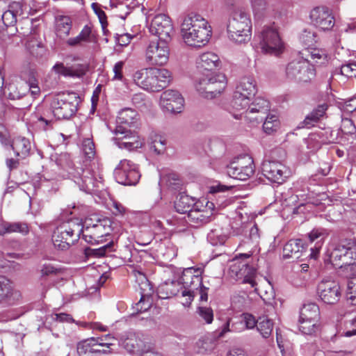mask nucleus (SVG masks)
<instances>
[{
    "label": "nucleus",
    "mask_w": 356,
    "mask_h": 356,
    "mask_svg": "<svg viewBox=\"0 0 356 356\" xmlns=\"http://www.w3.org/2000/svg\"><path fill=\"white\" fill-rule=\"evenodd\" d=\"M258 321L250 314H243L241 318L233 323V330L235 332H242L244 329H252L257 326Z\"/></svg>",
    "instance_id": "nucleus-35"
},
{
    "label": "nucleus",
    "mask_w": 356,
    "mask_h": 356,
    "mask_svg": "<svg viewBox=\"0 0 356 356\" xmlns=\"http://www.w3.org/2000/svg\"><path fill=\"white\" fill-rule=\"evenodd\" d=\"M83 225L76 221H69L58 227L52 235L54 247L60 250L69 249L80 237Z\"/></svg>",
    "instance_id": "nucleus-7"
},
{
    "label": "nucleus",
    "mask_w": 356,
    "mask_h": 356,
    "mask_svg": "<svg viewBox=\"0 0 356 356\" xmlns=\"http://www.w3.org/2000/svg\"><path fill=\"white\" fill-rule=\"evenodd\" d=\"M166 141L160 136H155L150 145V149L156 154L163 153L165 149Z\"/></svg>",
    "instance_id": "nucleus-55"
},
{
    "label": "nucleus",
    "mask_w": 356,
    "mask_h": 356,
    "mask_svg": "<svg viewBox=\"0 0 356 356\" xmlns=\"http://www.w3.org/2000/svg\"><path fill=\"white\" fill-rule=\"evenodd\" d=\"M300 319L319 321L320 310L318 306L315 303L304 305L300 312Z\"/></svg>",
    "instance_id": "nucleus-40"
},
{
    "label": "nucleus",
    "mask_w": 356,
    "mask_h": 356,
    "mask_svg": "<svg viewBox=\"0 0 356 356\" xmlns=\"http://www.w3.org/2000/svg\"><path fill=\"white\" fill-rule=\"evenodd\" d=\"M184 105V99L177 90H167L161 95L160 106L164 111L179 113L182 111Z\"/></svg>",
    "instance_id": "nucleus-18"
},
{
    "label": "nucleus",
    "mask_w": 356,
    "mask_h": 356,
    "mask_svg": "<svg viewBox=\"0 0 356 356\" xmlns=\"http://www.w3.org/2000/svg\"><path fill=\"white\" fill-rule=\"evenodd\" d=\"M72 29V20L67 16H59L56 19V34L60 38L69 35Z\"/></svg>",
    "instance_id": "nucleus-41"
},
{
    "label": "nucleus",
    "mask_w": 356,
    "mask_h": 356,
    "mask_svg": "<svg viewBox=\"0 0 356 356\" xmlns=\"http://www.w3.org/2000/svg\"><path fill=\"white\" fill-rule=\"evenodd\" d=\"M207 240L212 245H222L227 240V235L221 227H217L208 233Z\"/></svg>",
    "instance_id": "nucleus-45"
},
{
    "label": "nucleus",
    "mask_w": 356,
    "mask_h": 356,
    "mask_svg": "<svg viewBox=\"0 0 356 356\" xmlns=\"http://www.w3.org/2000/svg\"><path fill=\"white\" fill-rule=\"evenodd\" d=\"M311 23L322 31H329L334 26V18L331 11L325 7H316L310 12Z\"/></svg>",
    "instance_id": "nucleus-19"
},
{
    "label": "nucleus",
    "mask_w": 356,
    "mask_h": 356,
    "mask_svg": "<svg viewBox=\"0 0 356 356\" xmlns=\"http://www.w3.org/2000/svg\"><path fill=\"white\" fill-rule=\"evenodd\" d=\"M115 225L108 218H99L94 215L85 221V229L83 228L82 236L88 243H99L104 236H108L114 229Z\"/></svg>",
    "instance_id": "nucleus-6"
},
{
    "label": "nucleus",
    "mask_w": 356,
    "mask_h": 356,
    "mask_svg": "<svg viewBox=\"0 0 356 356\" xmlns=\"http://www.w3.org/2000/svg\"><path fill=\"white\" fill-rule=\"evenodd\" d=\"M199 316L204 320V321L209 324L211 323L213 319V311L209 307H199L197 309Z\"/></svg>",
    "instance_id": "nucleus-57"
},
{
    "label": "nucleus",
    "mask_w": 356,
    "mask_h": 356,
    "mask_svg": "<svg viewBox=\"0 0 356 356\" xmlns=\"http://www.w3.org/2000/svg\"><path fill=\"white\" fill-rule=\"evenodd\" d=\"M255 167L252 158L248 154L234 158L227 166V175L234 179L245 181L254 173Z\"/></svg>",
    "instance_id": "nucleus-13"
},
{
    "label": "nucleus",
    "mask_w": 356,
    "mask_h": 356,
    "mask_svg": "<svg viewBox=\"0 0 356 356\" xmlns=\"http://www.w3.org/2000/svg\"><path fill=\"white\" fill-rule=\"evenodd\" d=\"M330 260L334 266L351 270L356 266V243L353 241H346L337 245L330 254Z\"/></svg>",
    "instance_id": "nucleus-9"
},
{
    "label": "nucleus",
    "mask_w": 356,
    "mask_h": 356,
    "mask_svg": "<svg viewBox=\"0 0 356 356\" xmlns=\"http://www.w3.org/2000/svg\"><path fill=\"white\" fill-rule=\"evenodd\" d=\"M149 92H159L167 87L171 81V73L164 68H149Z\"/></svg>",
    "instance_id": "nucleus-25"
},
{
    "label": "nucleus",
    "mask_w": 356,
    "mask_h": 356,
    "mask_svg": "<svg viewBox=\"0 0 356 356\" xmlns=\"http://www.w3.org/2000/svg\"><path fill=\"white\" fill-rule=\"evenodd\" d=\"M114 251V243L109 241L107 244L98 248H86L84 250L86 257H102L108 252Z\"/></svg>",
    "instance_id": "nucleus-43"
},
{
    "label": "nucleus",
    "mask_w": 356,
    "mask_h": 356,
    "mask_svg": "<svg viewBox=\"0 0 356 356\" xmlns=\"http://www.w3.org/2000/svg\"><path fill=\"white\" fill-rule=\"evenodd\" d=\"M259 48L266 54L277 56L283 51V43L277 29L264 26L258 35Z\"/></svg>",
    "instance_id": "nucleus-12"
},
{
    "label": "nucleus",
    "mask_w": 356,
    "mask_h": 356,
    "mask_svg": "<svg viewBox=\"0 0 356 356\" xmlns=\"http://www.w3.org/2000/svg\"><path fill=\"white\" fill-rule=\"evenodd\" d=\"M19 296V293L14 290L10 280L0 276V304H13Z\"/></svg>",
    "instance_id": "nucleus-27"
},
{
    "label": "nucleus",
    "mask_w": 356,
    "mask_h": 356,
    "mask_svg": "<svg viewBox=\"0 0 356 356\" xmlns=\"http://www.w3.org/2000/svg\"><path fill=\"white\" fill-rule=\"evenodd\" d=\"M95 339L84 340L77 345V353L80 356H92L95 352H99L98 344L95 343Z\"/></svg>",
    "instance_id": "nucleus-38"
},
{
    "label": "nucleus",
    "mask_w": 356,
    "mask_h": 356,
    "mask_svg": "<svg viewBox=\"0 0 356 356\" xmlns=\"http://www.w3.org/2000/svg\"><path fill=\"white\" fill-rule=\"evenodd\" d=\"M22 14V6L19 2H12L8 8L2 15V20L5 26H12L17 22V17Z\"/></svg>",
    "instance_id": "nucleus-30"
},
{
    "label": "nucleus",
    "mask_w": 356,
    "mask_h": 356,
    "mask_svg": "<svg viewBox=\"0 0 356 356\" xmlns=\"http://www.w3.org/2000/svg\"><path fill=\"white\" fill-rule=\"evenodd\" d=\"M299 54L301 58L308 62L309 64L312 60L318 63L321 60H326L327 58L325 51L316 48H305L300 51Z\"/></svg>",
    "instance_id": "nucleus-34"
},
{
    "label": "nucleus",
    "mask_w": 356,
    "mask_h": 356,
    "mask_svg": "<svg viewBox=\"0 0 356 356\" xmlns=\"http://www.w3.org/2000/svg\"><path fill=\"white\" fill-rule=\"evenodd\" d=\"M252 8L256 17L260 18L266 15L268 6L266 0H252Z\"/></svg>",
    "instance_id": "nucleus-52"
},
{
    "label": "nucleus",
    "mask_w": 356,
    "mask_h": 356,
    "mask_svg": "<svg viewBox=\"0 0 356 356\" xmlns=\"http://www.w3.org/2000/svg\"><path fill=\"white\" fill-rule=\"evenodd\" d=\"M82 151L88 159H92L95 156V147L92 138H87L83 140Z\"/></svg>",
    "instance_id": "nucleus-54"
},
{
    "label": "nucleus",
    "mask_w": 356,
    "mask_h": 356,
    "mask_svg": "<svg viewBox=\"0 0 356 356\" xmlns=\"http://www.w3.org/2000/svg\"><path fill=\"white\" fill-rule=\"evenodd\" d=\"M262 173L269 181L282 184L287 177V168L277 161H265L262 163Z\"/></svg>",
    "instance_id": "nucleus-23"
},
{
    "label": "nucleus",
    "mask_w": 356,
    "mask_h": 356,
    "mask_svg": "<svg viewBox=\"0 0 356 356\" xmlns=\"http://www.w3.org/2000/svg\"><path fill=\"white\" fill-rule=\"evenodd\" d=\"M115 143L120 149L132 150L142 146L138 136L123 126H118L115 130Z\"/></svg>",
    "instance_id": "nucleus-20"
},
{
    "label": "nucleus",
    "mask_w": 356,
    "mask_h": 356,
    "mask_svg": "<svg viewBox=\"0 0 356 356\" xmlns=\"http://www.w3.org/2000/svg\"><path fill=\"white\" fill-rule=\"evenodd\" d=\"M252 98L234 91L231 101L232 109L240 111V114H234V117L239 119L243 115L244 118L252 123H259L264 118L265 115L270 111V103L263 98H256L250 104Z\"/></svg>",
    "instance_id": "nucleus-1"
},
{
    "label": "nucleus",
    "mask_w": 356,
    "mask_h": 356,
    "mask_svg": "<svg viewBox=\"0 0 356 356\" xmlns=\"http://www.w3.org/2000/svg\"><path fill=\"white\" fill-rule=\"evenodd\" d=\"M252 254L244 253L239 254L232 261L229 268L231 277L237 280H241L243 283H248L252 287H254L256 282L254 280L256 270L250 266L247 261Z\"/></svg>",
    "instance_id": "nucleus-10"
},
{
    "label": "nucleus",
    "mask_w": 356,
    "mask_h": 356,
    "mask_svg": "<svg viewBox=\"0 0 356 356\" xmlns=\"http://www.w3.org/2000/svg\"><path fill=\"white\" fill-rule=\"evenodd\" d=\"M114 177L120 184L131 186L138 182L140 174L136 164L130 160L123 159L115 168Z\"/></svg>",
    "instance_id": "nucleus-14"
},
{
    "label": "nucleus",
    "mask_w": 356,
    "mask_h": 356,
    "mask_svg": "<svg viewBox=\"0 0 356 356\" xmlns=\"http://www.w3.org/2000/svg\"><path fill=\"white\" fill-rule=\"evenodd\" d=\"M0 143L5 147L9 146L10 143L9 132L2 124H0Z\"/></svg>",
    "instance_id": "nucleus-61"
},
{
    "label": "nucleus",
    "mask_w": 356,
    "mask_h": 356,
    "mask_svg": "<svg viewBox=\"0 0 356 356\" xmlns=\"http://www.w3.org/2000/svg\"><path fill=\"white\" fill-rule=\"evenodd\" d=\"M53 70L57 74L65 76L81 78L86 74L88 68V65L85 64H76L70 67H65L63 63H58L54 65Z\"/></svg>",
    "instance_id": "nucleus-26"
},
{
    "label": "nucleus",
    "mask_w": 356,
    "mask_h": 356,
    "mask_svg": "<svg viewBox=\"0 0 356 356\" xmlns=\"http://www.w3.org/2000/svg\"><path fill=\"white\" fill-rule=\"evenodd\" d=\"M328 234H329V233L327 229H323V228H316V229H314L309 234V238L311 242H313L319 238H321V240H322L325 237L327 236Z\"/></svg>",
    "instance_id": "nucleus-59"
},
{
    "label": "nucleus",
    "mask_w": 356,
    "mask_h": 356,
    "mask_svg": "<svg viewBox=\"0 0 356 356\" xmlns=\"http://www.w3.org/2000/svg\"><path fill=\"white\" fill-rule=\"evenodd\" d=\"M227 85L222 74H208L199 77L195 83L196 90L204 97L213 99L220 95Z\"/></svg>",
    "instance_id": "nucleus-8"
},
{
    "label": "nucleus",
    "mask_w": 356,
    "mask_h": 356,
    "mask_svg": "<svg viewBox=\"0 0 356 356\" xmlns=\"http://www.w3.org/2000/svg\"><path fill=\"white\" fill-rule=\"evenodd\" d=\"M356 127L353 120L349 118H342L341 130L345 134H353L355 133Z\"/></svg>",
    "instance_id": "nucleus-56"
},
{
    "label": "nucleus",
    "mask_w": 356,
    "mask_h": 356,
    "mask_svg": "<svg viewBox=\"0 0 356 356\" xmlns=\"http://www.w3.org/2000/svg\"><path fill=\"white\" fill-rule=\"evenodd\" d=\"M280 122L277 115L269 113L265 118L263 129L267 134H271L279 128Z\"/></svg>",
    "instance_id": "nucleus-49"
},
{
    "label": "nucleus",
    "mask_w": 356,
    "mask_h": 356,
    "mask_svg": "<svg viewBox=\"0 0 356 356\" xmlns=\"http://www.w3.org/2000/svg\"><path fill=\"white\" fill-rule=\"evenodd\" d=\"M338 334L345 337L356 335V318L346 321L343 326L339 329Z\"/></svg>",
    "instance_id": "nucleus-50"
},
{
    "label": "nucleus",
    "mask_w": 356,
    "mask_h": 356,
    "mask_svg": "<svg viewBox=\"0 0 356 356\" xmlns=\"http://www.w3.org/2000/svg\"><path fill=\"white\" fill-rule=\"evenodd\" d=\"M235 91L252 98L257 92L254 79L250 76L242 78L236 86Z\"/></svg>",
    "instance_id": "nucleus-33"
},
{
    "label": "nucleus",
    "mask_w": 356,
    "mask_h": 356,
    "mask_svg": "<svg viewBox=\"0 0 356 356\" xmlns=\"http://www.w3.org/2000/svg\"><path fill=\"white\" fill-rule=\"evenodd\" d=\"M92 29L89 25H86L78 35L83 42H89L91 41Z\"/></svg>",
    "instance_id": "nucleus-62"
},
{
    "label": "nucleus",
    "mask_w": 356,
    "mask_h": 356,
    "mask_svg": "<svg viewBox=\"0 0 356 356\" xmlns=\"http://www.w3.org/2000/svg\"><path fill=\"white\" fill-rule=\"evenodd\" d=\"M197 204L194 200L186 195H179L175 202V209L179 213H188L193 209V207Z\"/></svg>",
    "instance_id": "nucleus-36"
},
{
    "label": "nucleus",
    "mask_w": 356,
    "mask_h": 356,
    "mask_svg": "<svg viewBox=\"0 0 356 356\" xmlns=\"http://www.w3.org/2000/svg\"><path fill=\"white\" fill-rule=\"evenodd\" d=\"M217 346V339L213 335H207L200 339L197 346L200 353L211 352Z\"/></svg>",
    "instance_id": "nucleus-46"
},
{
    "label": "nucleus",
    "mask_w": 356,
    "mask_h": 356,
    "mask_svg": "<svg viewBox=\"0 0 356 356\" xmlns=\"http://www.w3.org/2000/svg\"><path fill=\"white\" fill-rule=\"evenodd\" d=\"M78 102V97L74 93L56 96L51 103L53 115L58 120L70 118L77 111Z\"/></svg>",
    "instance_id": "nucleus-11"
},
{
    "label": "nucleus",
    "mask_w": 356,
    "mask_h": 356,
    "mask_svg": "<svg viewBox=\"0 0 356 356\" xmlns=\"http://www.w3.org/2000/svg\"><path fill=\"white\" fill-rule=\"evenodd\" d=\"M319 329L318 321H312L310 319L299 320V330L305 334H315Z\"/></svg>",
    "instance_id": "nucleus-47"
},
{
    "label": "nucleus",
    "mask_w": 356,
    "mask_h": 356,
    "mask_svg": "<svg viewBox=\"0 0 356 356\" xmlns=\"http://www.w3.org/2000/svg\"><path fill=\"white\" fill-rule=\"evenodd\" d=\"M19 232L26 234L29 232V228L26 223L2 222L0 224V235Z\"/></svg>",
    "instance_id": "nucleus-37"
},
{
    "label": "nucleus",
    "mask_w": 356,
    "mask_h": 356,
    "mask_svg": "<svg viewBox=\"0 0 356 356\" xmlns=\"http://www.w3.org/2000/svg\"><path fill=\"white\" fill-rule=\"evenodd\" d=\"M318 294L326 304H334L339 300L341 292L339 284L332 280H323L318 285Z\"/></svg>",
    "instance_id": "nucleus-24"
},
{
    "label": "nucleus",
    "mask_w": 356,
    "mask_h": 356,
    "mask_svg": "<svg viewBox=\"0 0 356 356\" xmlns=\"http://www.w3.org/2000/svg\"><path fill=\"white\" fill-rule=\"evenodd\" d=\"M219 64L218 56L211 51L200 54L196 60L197 67L200 70L212 71L218 67Z\"/></svg>",
    "instance_id": "nucleus-28"
},
{
    "label": "nucleus",
    "mask_w": 356,
    "mask_h": 356,
    "mask_svg": "<svg viewBox=\"0 0 356 356\" xmlns=\"http://www.w3.org/2000/svg\"><path fill=\"white\" fill-rule=\"evenodd\" d=\"M9 146L14 151L15 156L22 159H24L29 155L31 148L30 141L27 138L21 136L15 138L10 142Z\"/></svg>",
    "instance_id": "nucleus-31"
},
{
    "label": "nucleus",
    "mask_w": 356,
    "mask_h": 356,
    "mask_svg": "<svg viewBox=\"0 0 356 356\" xmlns=\"http://www.w3.org/2000/svg\"><path fill=\"white\" fill-rule=\"evenodd\" d=\"M149 68H145L136 71L133 74L134 83L145 90L149 91Z\"/></svg>",
    "instance_id": "nucleus-42"
},
{
    "label": "nucleus",
    "mask_w": 356,
    "mask_h": 356,
    "mask_svg": "<svg viewBox=\"0 0 356 356\" xmlns=\"http://www.w3.org/2000/svg\"><path fill=\"white\" fill-rule=\"evenodd\" d=\"M341 73L347 77H356V63H348L341 67Z\"/></svg>",
    "instance_id": "nucleus-58"
},
{
    "label": "nucleus",
    "mask_w": 356,
    "mask_h": 356,
    "mask_svg": "<svg viewBox=\"0 0 356 356\" xmlns=\"http://www.w3.org/2000/svg\"><path fill=\"white\" fill-rule=\"evenodd\" d=\"M169 42L159 40L149 42L145 53L147 61L152 65L166 64L170 56Z\"/></svg>",
    "instance_id": "nucleus-16"
},
{
    "label": "nucleus",
    "mask_w": 356,
    "mask_h": 356,
    "mask_svg": "<svg viewBox=\"0 0 356 356\" xmlns=\"http://www.w3.org/2000/svg\"><path fill=\"white\" fill-rule=\"evenodd\" d=\"M139 356H162L161 353L150 346H144Z\"/></svg>",
    "instance_id": "nucleus-64"
},
{
    "label": "nucleus",
    "mask_w": 356,
    "mask_h": 356,
    "mask_svg": "<svg viewBox=\"0 0 356 356\" xmlns=\"http://www.w3.org/2000/svg\"><path fill=\"white\" fill-rule=\"evenodd\" d=\"M149 32L159 38V40L170 41L174 28L170 18L165 14H158L151 21Z\"/></svg>",
    "instance_id": "nucleus-17"
},
{
    "label": "nucleus",
    "mask_w": 356,
    "mask_h": 356,
    "mask_svg": "<svg viewBox=\"0 0 356 356\" xmlns=\"http://www.w3.org/2000/svg\"><path fill=\"white\" fill-rule=\"evenodd\" d=\"M181 34L184 42L193 47L206 45L211 37V27L199 15L186 17L181 24Z\"/></svg>",
    "instance_id": "nucleus-2"
},
{
    "label": "nucleus",
    "mask_w": 356,
    "mask_h": 356,
    "mask_svg": "<svg viewBox=\"0 0 356 356\" xmlns=\"http://www.w3.org/2000/svg\"><path fill=\"white\" fill-rule=\"evenodd\" d=\"M211 206L213 203L209 202L205 206L197 203L187 214L188 221L194 227H200L209 222L213 216Z\"/></svg>",
    "instance_id": "nucleus-22"
},
{
    "label": "nucleus",
    "mask_w": 356,
    "mask_h": 356,
    "mask_svg": "<svg viewBox=\"0 0 356 356\" xmlns=\"http://www.w3.org/2000/svg\"><path fill=\"white\" fill-rule=\"evenodd\" d=\"M229 39L236 43H247L251 39L252 22L243 9L234 10L227 24Z\"/></svg>",
    "instance_id": "nucleus-4"
},
{
    "label": "nucleus",
    "mask_w": 356,
    "mask_h": 356,
    "mask_svg": "<svg viewBox=\"0 0 356 356\" xmlns=\"http://www.w3.org/2000/svg\"><path fill=\"white\" fill-rule=\"evenodd\" d=\"M136 281L138 282V286L140 289V299L136 303V307L138 312L142 313L147 311L152 306V299L151 297L152 286L145 277V275L140 273H135Z\"/></svg>",
    "instance_id": "nucleus-21"
},
{
    "label": "nucleus",
    "mask_w": 356,
    "mask_h": 356,
    "mask_svg": "<svg viewBox=\"0 0 356 356\" xmlns=\"http://www.w3.org/2000/svg\"><path fill=\"white\" fill-rule=\"evenodd\" d=\"M257 329L263 338L268 339L272 334L273 323L271 320L265 316L259 317Z\"/></svg>",
    "instance_id": "nucleus-44"
},
{
    "label": "nucleus",
    "mask_w": 356,
    "mask_h": 356,
    "mask_svg": "<svg viewBox=\"0 0 356 356\" xmlns=\"http://www.w3.org/2000/svg\"><path fill=\"white\" fill-rule=\"evenodd\" d=\"M288 79L297 81L307 82L315 76L314 68L306 60L301 58L289 63L286 67Z\"/></svg>",
    "instance_id": "nucleus-15"
},
{
    "label": "nucleus",
    "mask_w": 356,
    "mask_h": 356,
    "mask_svg": "<svg viewBox=\"0 0 356 356\" xmlns=\"http://www.w3.org/2000/svg\"><path fill=\"white\" fill-rule=\"evenodd\" d=\"M346 296L350 304L356 305V275L348 279Z\"/></svg>",
    "instance_id": "nucleus-53"
},
{
    "label": "nucleus",
    "mask_w": 356,
    "mask_h": 356,
    "mask_svg": "<svg viewBox=\"0 0 356 356\" xmlns=\"http://www.w3.org/2000/svg\"><path fill=\"white\" fill-rule=\"evenodd\" d=\"M62 173L63 177L72 179L80 188V190L90 193L99 188L101 183V177L97 178L93 170L88 166H75L71 161H67L63 166Z\"/></svg>",
    "instance_id": "nucleus-5"
},
{
    "label": "nucleus",
    "mask_w": 356,
    "mask_h": 356,
    "mask_svg": "<svg viewBox=\"0 0 356 356\" xmlns=\"http://www.w3.org/2000/svg\"><path fill=\"white\" fill-rule=\"evenodd\" d=\"M304 249L303 243L300 239H292L288 241L283 248L284 258L298 259Z\"/></svg>",
    "instance_id": "nucleus-32"
},
{
    "label": "nucleus",
    "mask_w": 356,
    "mask_h": 356,
    "mask_svg": "<svg viewBox=\"0 0 356 356\" xmlns=\"http://www.w3.org/2000/svg\"><path fill=\"white\" fill-rule=\"evenodd\" d=\"M167 184L173 190H180L182 185L178 175L172 174L168 176Z\"/></svg>",
    "instance_id": "nucleus-60"
},
{
    "label": "nucleus",
    "mask_w": 356,
    "mask_h": 356,
    "mask_svg": "<svg viewBox=\"0 0 356 356\" xmlns=\"http://www.w3.org/2000/svg\"><path fill=\"white\" fill-rule=\"evenodd\" d=\"M137 113L131 108H124L119 112L117 122L121 124L130 125L134 122Z\"/></svg>",
    "instance_id": "nucleus-48"
},
{
    "label": "nucleus",
    "mask_w": 356,
    "mask_h": 356,
    "mask_svg": "<svg viewBox=\"0 0 356 356\" xmlns=\"http://www.w3.org/2000/svg\"><path fill=\"white\" fill-rule=\"evenodd\" d=\"M182 290L179 280H171L161 284L158 287L157 293L160 298L167 299L177 295Z\"/></svg>",
    "instance_id": "nucleus-29"
},
{
    "label": "nucleus",
    "mask_w": 356,
    "mask_h": 356,
    "mask_svg": "<svg viewBox=\"0 0 356 356\" xmlns=\"http://www.w3.org/2000/svg\"><path fill=\"white\" fill-rule=\"evenodd\" d=\"M300 40L304 45L309 48L316 43L317 35L312 29H306L300 34Z\"/></svg>",
    "instance_id": "nucleus-51"
},
{
    "label": "nucleus",
    "mask_w": 356,
    "mask_h": 356,
    "mask_svg": "<svg viewBox=\"0 0 356 356\" xmlns=\"http://www.w3.org/2000/svg\"><path fill=\"white\" fill-rule=\"evenodd\" d=\"M202 270L201 268H185L179 278L182 286L181 296L186 298L182 304L185 307L189 306L193 298L199 294L200 300L207 302L208 300L209 288L202 284Z\"/></svg>",
    "instance_id": "nucleus-3"
},
{
    "label": "nucleus",
    "mask_w": 356,
    "mask_h": 356,
    "mask_svg": "<svg viewBox=\"0 0 356 356\" xmlns=\"http://www.w3.org/2000/svg\"><path fill=\"white\" fill-rule=\"evenodd\" d=\"M92 8H94V10L97 15L98 16V18L99 19V22L102 24V29L104 31H105V28L107 26V21H106V15L104 11H103L100 8H95V3L92 4ZM106 33V32H104Z\"/></svg>",
    "instance_id": "nucleus-63"
},
{
    "label": "nucleus",
    "mask_w": 356,
    "mask_h": 356,
    "mask_svg": "<svg viewBox=\"0 0 356 356\" xmlns=\"http://www.w3.org/2000/svg\"><path fill=\"white\" fill-rule=\"evenodd\" d=\"M327 109V105L323 104L318 105L314 108L309 114H308L303 121L304 127H310L314 126V123L317 122L321 118H322Z\"/></svg>",
    "instance_id": "nucleus-39"
}]
</instances>
